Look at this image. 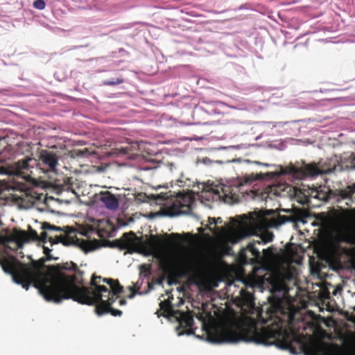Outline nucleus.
Masks as SVG:
<instances>
[{"mask_svg": "<svg viewBox=\"0 0 355 355\" xmlns=\"http://www.w3.org/2000/svg\"><path fill=\"white\" fill-rule=\"evenodd\" d=\"M83 272L75 263H64L58 303L71 299L78 303L92 306L105 299L116 300L123 291L119 280L103 278L96 275H92L90 282L94 288L83 286Z\"/></svg>", "mask_w": 355, "mask_h": 355, "instance_id": "nucleus-1", "label": "nucleus"}, {"mask_svg": "<svg viewBox=\"0 0 355 355\" xmlns=\"http://www.w3.org/2000/svg\"><path fill=\"white\" fill-rule=\"evenodd\" d=\"M44 261L45 259H42L39 261H33L31 266H28L22 263L16 265L6 261L2 263V268L5 272L12 276L15 283L25 290L28 291L32 284L46 301L58 303L64 263L49 266V272L44 273L42 271Z\"/></svg>", "mask_w": 355, "mask_h": 355, "instance_id": "nucleus-2", "label": "nucleus"}, {"mask_svg": "<svg viewBox=\"0 0 355 355\" xmlns=\"http://www.w3.org/2000/svg\"><path fill=\"white\" fill-rule=\"evenodd\" d=\"M288 307L282 298V349L292 354L304 355H355V347L328 343L312 338L306 340L288 326Z\"/></svg>", "mask_w": 355, "mask_h": 355, "instance_id": "nucleus-3", "label": "nucleus"}, {"mask_svg": "<svg viewBox=\"0 0 355 355\" xmlns=\"http://www.w3.org/2000/svg\"><path fill=\"white\" fill-rule=\"evenodd\" d=\"M58 165V156L53 151L42 150L40 152L38 160L26 157L19 160L13 166L14 174L26 182H35L40 173H55Z\"/></svg>", "mask_w": 355, "mask_h": 355, "instance_id": "nucleus-4", "label": "nucleus"}, {"mask_svg": "<svg viewBox=\"0 0 355 355\" xmlns=\"http://www.w3.org/2000/svg\"><path fill=\"white\" fill-rule=\"evenodd\" d=\"M280 173L282 175H290L297 180H304L324 173V171L316 163L306 164L302 161L281 167Z\"/></svg>", "mask_w": 355, "mask_h": 355, "instance_id": "nucleus-5", "label": "nucleus"}, {"mask_svg": "<svg viewBox=\"0 0 355 355\" xmlns=\"http://www.w3.org/2000/svg\"><path fill=\"white\" fill-rule=\"evenodd\" d=\"M273 235L272 234L268 236H263L259 238L258 241H254L249 243L246 248L243 249L239 253V261L242 264H253L256 263L257 261L261 259V254L256 248V244H266L272 241Z\"/></svg>", "mask_w": 355, "mask_h": 355, "instance_id": "nucleus-6", "label": "nucleus"}, {"mask_svg": "<svg viewBox=\"0 0 355 355\" xmlns=\"http://www.w3.org/2000/svg\"><path fill=\"white\" fill-rule=\"evenodd\" d=\"M164 273L168 276V281L190 274L193 270L191 261L189 259H184L178 264L165 263L162 266Z\"/></svg>", "mask_w": 355, "mask_h": 355, "instance_id": "nucleus-7", "label": "nucleus"}, {"mask_svg": "<svg viewBox=\"0 0 355 355\" xmlns=\"http://www.w3.org/2000/svg\"><path fill=\"white\" fill-rule=\"evenodd\" d=\"M334 240L337 243L355 244V230L347 225L339 226L334 230Z\"/></svg>", "mask_w": 355, "mask_h": 355, "instance_id": "nucleus-8", "label": "nucleus"}, {"mask_svg": "<svg viewBox=\"0 0 355 355\" xmlns=\"http://www.w3.org/2000/svg\"><path fill=\"white\" fill-rule=\"evenodd\" d=\"M115 301V300L110 298L99 301V302L94 304L95 313L98 315H102L105 313H110L113 316H121L122 315V311L119 309H114L111 306Z\"/></svg>", "mask_w": 355, "mask_h": 355, "instance_id": "nucleus-9", "label": "nucleus"}, {"mask_svg": "<svg viewBox=\"0 0 355 355\" xmlns=\"http://www.w3.org/2000/svg\"><path fill=\"white\" fill-rule=\"evenodd\" d=\"M237 188L231 186L223 185L217 188L215 192L218 194L220 198H223L224 202L229 204L237 202L239 201V196L236 193Z\"/></svg>", "mask_w": 355, "mask_h": 355, "instance_id": "nucleus-10", "label": "nucleus"}, {"mask_svg": "<svg viewBox=\"0 0 355 355\" xmlns=\"http://www.w3.org/2000/svg\"><path fill=\"white\" fill-rule=\"evenodd\" d=\"M135 234L133 232L125 233L122 237L113 241V246L120 250H128L134 245Z\"/></svg>", "mask_w": 355, "mask_h": 355, "instance_id": "nucleus-11", "label": "nucleus"}, {"mask_svg": "<svg viewBox=\"0 0 355 355\" xmlns=\"http://www.w3.org/2000/svg\"><path fill=\"white\" fill-rule=\"evenodd\" d=\"M13 239L18 242H28L31 240L38 241L39 236L37 232L31 228L29 232L24 230L15 229L12 234Z\"/></svg>", "mask_w": 355, "mask_h": 355, "instance_id": "nucleus-12", "label": "nucleus"}, {"mask_svg": "<svg viewBox=\"0 0 355 355\" xmlns=\"http://www.w3.org/2000/svg\"><path fill=\"white\" fill-rule=\"evenodd\" d=\"M270 214H272L268 221V225L270 227H277L287 222L293 221V216L281 215L279 213L275 212L272 210L270 211L268 215Z\"/></svg>", "mask_w": 355, "mask_h": 355, "instance_id": "nucleus-13", "label": "nucleus"}, {"mask_svg": "<svg viewBox=\"0 0 355 355\" xmlns=\"http://www.w3.org/2000/svg\"><path fill=\"white\" fill-rule=\"evenodd\" d=\"M355 193V183L352 185H348L343 189L336 190L335 191V196L337 197L336 201L339 202L341 200L347 199V202H345V205L350 206L353 202L352 196Z\"/></svg>", "mask_w": 355, "mask_h": 355, "instance_id": "nucleus-14", "label": "nucleus"}, {"mask_svg": "<svg viewBox=\"0 0 355 355\" xmlns=\"http://www.w3.org/2000/svg\"><path fill=\"white\" fill-rule=\"evenodd\" d=\"M57 238L58 241L62 242L64 245H66L71 243H76L83 250L86 252L94 250L95 249V245L91 241L78 239H76V240H74L73 239H71V241H69L67 238H64L62 236H58Z\"/></svg>", "mask_w": 355, "mask_h": 355, "instance_id": "nucleus-15", "label": "nucleus"}, {"mask_svg": "<svg viewBox=\"0 0 355 355\" xmlns=\"http://www.w3.org/2000/svg\"><path fill=\"white\" fill-rule=\"evenodd\" d=\"M75 184L73 178L65 177L63 178L62 183H55V189L57 193L67 191L76 194Z\"/></svg>", "mask_w": 355, "mask_h": 355, "instance_id": "nucleus-16", "label": "nucleus"}, {"mask_svg": "<svg viewBox=\"0 0 355 355\" xmlns=\"http://www.w3.org/2000/svg\"><path fill=\"white\" fill-rule=\"evenodd\" d=\"M178 311L173 309L171 301L166 300L159 303V310L157 311V313L158 317L161 315L164 317H178Z\"/></svg>", "mask_w": 355, "mask_h": 355, "instance_id": "nucleus-17", "label": "nucleus"}, {"mask_svg": "<svg viewBox=\"0 0 355 355\" xmlns=\"http://www.w3.org/2000/svg\"><path fill=\"white\" fill-rule=\"evenodd\" d=\"M100 200L110 209H116L119 206L118 199L110 191L101 192L100 193Z\"/></svg>", "mask_w": 355, "mask_h": 355, "instance_id": "nucleus-18", "label": "nucleus"}, {"mask_svg": "<svg viewBox=\"0 0 355 355\" xmlns=\"http://www.w3.org/2000/svg\"><path fill=\"white\" fill-rule=\"evenodd\" d=\"M137 147V144H128L124 146H119L113 148L110 153L116 156L130 155L133 154L132 152L136 149Z\"/></svg>", "mask_w": 355, "mask_h": 355, "instance_id": "nucleus-19", "label": "nucleus"}, {"mask_svg": "<svg viewBox=\"0 0 355 355\" xmlns=\"http://www.w3.org/2000/svg\"><path fill=\"white\" fill-rule=\"evenodd\" d=\"M177 315L178 317L176 318L179 322V327H191L193 325V318L191 315L180 311H178Z\"/></svg>", "mask_w": 355, "mask_h": 355, "instance_id": "nucleus-20", "label": "nucleus"}, {"mask_svg": "<svg viewBox=\"0 0 355 355\" xmlns=\"http://www.w3.org/2000/svg\"><path fill=\"white\" fill-rule=\"evenodd\" d=\"M182 205L180 202H175L172 204L171 207L168 208V214L171 216L178 215L182 212L181 208Z\"/></svg>", "mask_w": 355, "mask_h": 355, "instance_id": "nucleus-21", "label": "nucleus"}, {"mask_svg": "<svg viewBox=\"0 0 355 355\" xmlns=\"http://www.w3.org/2000/svg\"><path fill=\"white\" fill-rule=\"evenodd\" d=\"M354 212V209L340 208V217L345 219L349 218Z\"/></svg>", "mask_w": 355, "mask_h": 355, "instance_id": "nucleus-22", "label": "nucleus"}, {"mask_svg": "<svg viewBox=\"0 0 355 355\" xmlns=\"http://www.w3.org/2000/svg\"><path fill=\"white\" fill-rule=\"evenodd\" d=\"M123 83V79L121 77L116 78L115 80H107L104 81L105 85L114 86Z\"/></svg>", "mask_w": 355, "mask_h": 355, "instance_id": "nucleus-23", "label": "nucleus"}, {"mask_svg": "<svg viewBox=\"0 0 355 355\" xmlns=\"http://www.w3.org/2000/svg\"><path fill=\"white\" fill-rule=\"evenodd\" d=\"M46 6V3L44 0H35L33 2V7L38 10H44Z\"/></svg>", "mask_w": 355, "mask_h": 355, "instance_id": "nucleus-24", "label": "nucleus"}, {"mask_svg": "<svg viewBox=\"0 0 355 355\" xmlns=\"http://www.w3.org/2000/svg\"><path fill=\"white\" fill-rule=\"evenodd\" d=\"M42 228L44 230H56V231H61V227H57L55 225H51L48 223H44L43 225H42Z\"/></svg>", "mask_w": 355, "mask_h": 355, "instance_id": "nucleus-25", "label": "nucleus"}, {"mask_svg": "<svg viewBox=\"0 0 355 355\" xmlns=\"http://www.w3.org/2000/svg\"><path fill=\"white\" fill-rule=\"evenodd\" d=\"M218 220H220V223H222L221 218L218 217V218L209 217V225H216L218 223Z\"/></svg>", "mask_w": 355, "mask_h": 355, "instance_id": "nucleus-26", "label": "nucleus"}, {"mask_svg": "<svg viewBox=\"0 0 355 355\" xmlns=\"http://www.w3.org/2000/svg\"><path fill=\"white\" fill-rule=\"evenodd\" d=\"M129 289L130 291V295H128V297L132 298L136 295V293H137L136 288H135V286H129Z\"/></svg>", "mask_w": 355, "mask_h": 355, "instance_id": "nucleus-27", "label": "nucleus"}, {"mask_svg": "<svg viewBox=\"0 0 355 355\" xmlns=\"http://www.w3.org/2000/svg\"><path fill=\"white\" fill-rule=\"evenodd\" d=\"M48 234L46 232H42L39 236L38 241H40L43 243H46Z\"/></svg>", "mask_w": 355, "mask_h": 355, "instance_id": "nucleus-28", "label": "nucleus"}, {"mask_svg": "<svg viewBox=\"0 0 355 355\" xmlns=\"http://www.w3.org/2000/svg\"><path fill=\"white\" fill-rule=\"evenodd\" d=\"M314 197L324 200H327V196L326 193H320L318 191H317V194Z\"/></svg>", "mask_w": 355, "mask_h": 355, "instance_id": "nucleus-29", "label": "nucleus"}, {"mask_svg": "<svg viewBox=\"0 0 355 355\" xmlns=\"http://www.w3.org/2000/svg\"><path fill=\"white\" fill-rule=\"evenodd\" d=\"M125 304H126V300L125 299L123 298L119 300V304L121 306L125 305Z\"/></svg>", "mask_w": 355, "mask_h": 355, "instance_id": "nucleus-30", "label": "nucleus"}, {"mask_svg": "<svg viewBox=\"0 0 355 355\" xmlns=\"http://www.w3.org/2000/svg\"><path fill=\"white\" fill-rule=\"evenodd\" d=\"M350 159H352V162H355V154L354 153H352L350 156Z\"/></svg>", "mask_w": 355, "mask_h": 355, "instance_id": "nucleus-31", "label": "nucleus"}, {"mask_svg": "<svg viewBox=\"0 0 355 355\" xmlns=\"http://www.w3.org/2000/svg\"><path fill=\"white\" fill-rule=\"evenodd\" d=\"M49 252H50V250L48 248H46V247L44 248V252L45 254H47Z\"/></svg>", "mask_w": 355, "mask_h": 355, "instance_id": "nucleus-32", "label": "nucleus"}, {"mask_svg": "<svg viewBox=\"0 0 355 355\" xmlns=\"http://www.w3.org/2000/svg\"><path fill=\"white\" fill-rule=\"evenodd\" d=\"M171 236L178 238L180 235L178 234H172Z\"/></svg>", "mask_w": 355, "mask_h": 355, "instance_id": "nucleus-33", "label": "nucleus"}, {"mask_svg": "<svg viewBox=\"0 0 355 355\" xmlns=\"http://www.w3.org/2000/svg\"><path fill=\"white\" fill-rule=\"evenodd\" d=\"M145 270H146V272L148 274H150V269H149V268H145Z\"/></svg>", "mask_w": 355, "mask_h": 355, "instance_id": "nucleus-34", "label": "nucleus"}, {"mask_svg": "<svg viewBox=\"0 0 355 355\" xmlns=\"http://www.w3.org/2000/svg\"><path fill=\"white\" fill-rule=\"evenodd\" d=\"M206 228L211 231V228L209 227V225H207Z\"/></svg>", "mask_w": 355, "mask_h": 355, "instance_id": "nucleus-35", "label": "nucleus"}, {"mask_svg": "<svg viewBox=\"0 0 355 355\" xmlns=\"http://www.w3.org/2000/svg\"><path fill=\"white\" fill-rule=\"evenodd\" d=\"M198 231H199V232H202V228H200V229L198 230Z\"/></svg>", "mask_w": 355, "mask_h": 355, "instance_id": "nucleus-36", "label": "nucleus"}, {"mask_svg": "<svg viewBox=\"0 0 355 355\" xmlns=\"http://www.w3.org/2000/svg\"><path fill=\"white\" fill-rule=\"evenodd\" d=\"M51 257L50 255L48 256V259H51Z\"/></svg>", "mask_w": 355, "mask_h": 355, "instance_id": "nucleus-37", "label": "nucleus"}]
</instances>
